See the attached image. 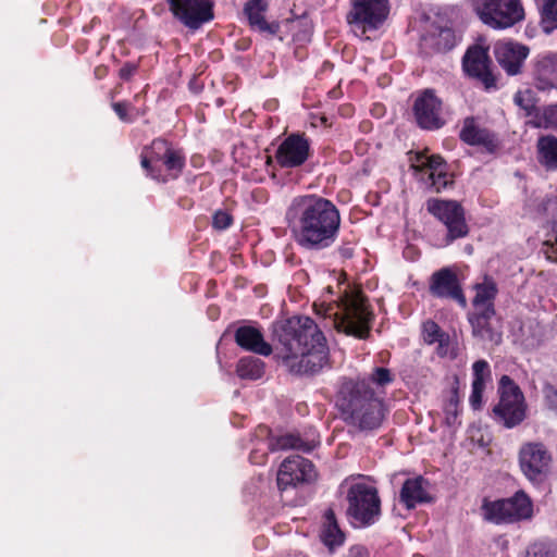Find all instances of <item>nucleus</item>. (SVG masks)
I'll use <instances>...</instances> for the list:
<instances>
[{"label":"nucleus","instance_id":"f257e3e1","mask_svg":"<svg viewBox=\"0 0 557 557\" xmlns=\"http://www.w3.org/2000/svg\"><path fill=\"white\" fill-rule=\"evenodd\" d=\"M282 346L278 358L293 375H314L329 363L326 339L309 317H293L274 325Z\"/></svg>","mask_w":557,"mask_h":557},{"label":"nucleus","instance_id":"f03ea898","mask_svg":"<svg viewBox=\"0 0 557 557\" xmlns=\"http://www.w3.org/2000/svg\"><path fill=\"white\" fill-rule=\"evenodd\" d=\"M285 221L299 247L320 251L335 243L341 214L331 200L317 195H301L292 199Z\"/></svg>","mask_w":557,"mask_h":557},{"label":"nucleus","instance_id":"7ed1b4c3","mask_svg":"<svg viewBox=\"0 0 557 557\" xmlns=\"http://www.w3.org/2000/svg\"><path fill=\"white\" fill-rule=\"evenodd\" d=\"M337 406L345 419L360 431L379 429L386 414L383 400L366 379L345 380L338 391Z\"/></svg>","mask_w":557,"mask_h":557},{"label":"nucleus","instance_id":"20e7f679","mask_svg":"<svg viewBox=\"0 0 557 557\" xmlns=\"http://www.w3.org/2000/svg\"><path fill=\"white\" fill-rule=\"evenodd\" d=\"M318 314L332 320L333 326L347 335L364 338L370 331L372 313L361 293H347L336 305H315Z\"/></svg>","mask_w":557,"mask_h":557},{"label":"nucleus","instance_id":"39448f33","mask_svg":"<svg viewBox=\"0 0 557 557\" xmlns=\"http://www.w3.org/2000/svg\"><path fill=\"white\" fill-rule=\"evenodd\" d=\"M347 517L354 527L367 528L379 521L381 499L377 490L366 483H354L347 492Z\"/></svg>","mask_w":557,"mask_h":557},{"label":"nucleus","instance_id":"423d86ee","mask_svg":"<svg viewBox=\"0 0 557 557\" xmlns=\"http://www.w3.org/2000/svg\"><path fill=\"white\" fill-rule=\"evenodd\" d=\"M472 5L481 22L492 29H507L524 18L520 0H472Z\"/></svg>","mask_w":557,"mask_h":557},{"label":"nucleus","instance_id":"0eeeda50","mask_svg":"<svg viewBox=\"0 0 557 557\" xmlns=\"http://www.w3.org/2000/svg\"><path fill=\"white\" fill-rule=\"evenodd\" d=\"M499 401L493 408L494 420L507 429L523 422L527 405L520 387L508 375H503L498 386Z\"/></svg>","mask_w":557,"mask_h":557},{"label":"nucleus","instance_id":"6e6552de","mask_svg":"<svg viewBox=\"0 0 557 557\" xmlns=\"http://www.w3.org/2000/svg\"><path fill=\"white\" fill-rule=\"evenodd\" d=\"M482 511L484 519L493 523H513L530 519L533 515V504L523 491H518L509 498L484 500Z\"/></svg>","mask_w":557,"mask_h":557},{"label":"nucleus","instance_id":"1a4fd4ad","mask_svg":"<svg viewBox=\"0 0 557 557\" xmlns=\"http://www.w3.org/2000/svg\"><path fill=\"white\" fill-rule=\"evenodd\" d=\"M518 459L521 472L532 484H541L547 479L553 456L543 443L528 442L522 444Z\"/></svg>","mask_w":557,"mask_h":557},{"label":"nucleus","instance_id":"9d476101","mask_svg":"<svg viewBox=\"0 0 557 557\" xmlns=\"http://www.w3.org/2000/svg\"><path fill=\"white\" fill-rule=\"evenodd\" d=\"M426 208L428 211L447 228V234L443 239V246H448L454 240L468 235L469 227L466 223L465 211L457 201L430 199L426 203Z\"/></svg>","mask_w":557,"mask_h":557},{"label":"nucleus","instance_id":"9b49d317","mask_svg":"<svg viewBox=\"0 0 557 557\" xmlns=\"http://www.w3.org/2000/svg\"><path fill=\"white\" fill-rule=\"evenodd\" d=\"M170 11L184 26L198 29L214 17L213 0H166Z\"/></svg>","mask_w":557,"mask_h":557},{"label":"nucleus","instance_id":"f8f14e48","mask_svg":"<svg viewBox=\"0 0 557 557\" xmlns=\"http://www.w3.org/2000/svg\"><path fill=\"white\" fill-rule=\"evenodd\" d=\"M388 14L387 0H352V8L347 14V22L366 33L376 29Z\"/></svg>","mask_w":557,"mask_h":557},{"label":"nucleus","instance_id":"ddd939ff","mask_svg":"<svg viewBox=\"0 0 557 557\" xmlns=\"http://www.w3.org/2000/svg\"><path fill=\"white\" fill-rule=\"evenodd\" d=\"M317 476L313 463L298 455L287 457L277 472V486L286 490L300 483L312 482Z\"/></svg>","mask_w":557,"mask_h":557},{"label":"nucleus","instance_id":"4468645a","mask_svg":"<svg viewBox=\"0 0 557 557\" xmlns=\"http://www.w3.org/2000/svg\"><path fill=\"white\" fill-rule=\"evenodd\" d=\"M309 156V139L304 134L294 133L280 144L275 160L281 168L293 169L302 165Z\"/></svg>","mask_w":557,"mask_h":557},{"label":"nucleus","instance_id":"2eb2a0df","mask_svg":"<svg viewBox=\"0 0 557 557\" xmlns=\"http://www.w3.org/2000/svg\"><path fill=\"white\" fill-rule=\"evenodd\" d=\"M413 114L417 124L423 129H438L445 124L442 101L432 90H425L416 99Z\"/></svg>","mask_w":557,"mask_h":557},{"label":"nucleus","instance_id":"dca6fc26","mask_svg":"<svg viewBox=\"0 0 557 557\" xmlns=\"http://www.w3.org/2000/svg\"><path fill=\"white\" fill-rule=\"evenodd\" d=\"M430 293L437 298L456 300L461 307L467 306V299L454 271L443 268L431 276Z\"/></svg>","mask_w":557,"mask_h":557},{"label":"nucleus","instance_id":"f3484780","mask_svg":"<svg viewBox=\"0 0 557 557\" xmlns=\"http://www.w3.org/2000/svg\"><path fill=\"white\" fill-rule=\"evenodd\" d=\"M494 53L498 64L508 75H517L529 54V48L513 41H499L494 47Z\"/></svg>","mask_w":557,"mask_h":557},{"label":"nucleus","instance_id":"a211bd4d","mask_svg":"<svg viewBox=\"0 0 557 557\" xmlns=\"http://www.w3.org/2000/svg\"><path fill=\"white\" fill-rule=\"evenodd\" d=\"M459 137L467 145L481 147L490 153L495 152L499 146L496 135L480 126L473 116L463 120Z\"/></svg>","mask_w":557,"mask_h":557},{"label":"nucleus","instance_id":"6ab92c4d","mask_svg":"<svg viewBox=\"0 0 557 557\" xmlns=\"http://www.w3.org/2000/svg\"><path fill=\"white\" fill-rule=\"evenodd\" d=\"M463 69L470 76L479 78L486 88L495 86V78L490 71L487 49L481 46L470 47L463 57Z\"/></svg>","mask_w":557,"mask_h":557},{"label":"nucleus","instance_id":"aec40b11","mask_svg":"<svg viewBox=\"0 0 557 557\" xmlns=\"http://www.w3.org/2000/svg\"><path fill=\"white\" fill-rule=\"evenodd\" d=\"M170 150V144L161 138L154 139L149 147L143 149L140 164L148 176L159 182H166L161 164Z\"/></svg>","mask_w":557,"mask_h":557},{"label":"nucleus","instance_id":"412c9836","mask_svg":"<svg viewBox=\"0 0 557 557\" xmlns=\"http://www.w3.org/2000/svg\"><path fill=\"white\" fill-rule=\"evenodd\" d=\"M535 87L546 91L557 87V52L540 54L534 63Z\"/></svg>","mask_w":557,"mask_h":557},{"label":"nucleus","instance_id":"4be33fe9","mask_svg":"<svg viewBox=\"0 0 557 557\" xmlns=\"http://www.w3.org/2000/svg\"><path fill=\"white\" fill-rule=\"evenodd\" d=\"M495 309L473 310L469 313L468 320L472 329V335L482 341L500 343L502 334L496 332L493 325Z\"/></svg>","mask_w":557,"mask_h":557},{"label":"nucleus","instance_id":"5701e85b","mask_svg":"<svg viewBox=\"0 0 557 557\" xmlns=\"http://www.w3.org/2000/svg\"><path fill=\"white\" fill-rule=\"evenodd\" d=\"M235 342L240 348L260 356L268 357L272 354V347L264 341L262 333L250 325L239 326L236 330Z\"/></svg>","mask_w":557,"mask_h":557},{"label":"nucleus","instance_id":"b1692460","mask_svg":"<svg viewBox=\"0 0 557 557\" xmlns=\"http://www.w3.org/2000/svg\"><path fill=\"white\" fill-rule=\"evenodd\" d=\"M432 498L428 492V481L422 476L407 479L400 490V502L407 509H413L418 504L429 503Z\"/></svg>","mask_w":557,"mask_h":557},{"label":"nucleus","instance_id":"393cba45","mask_svg":"<svg viewBox=\"0 0 557 557\" xmlns=\"http://www.w3.org/2000/svg\"><path fill=\"white\" fill-rule=\"evenodd\" d=\"M318 445L319 440L314 433L307 438H302L298 434L286 433L271 438L269 444L271 450L296 449L304 453H310Z\"/></svg>","mask_w":557,"mask_h":557},{"label":"nucleus","instance_id":"a878e982","mask_svg":"<svg viewBox=\"0 0 557 557\" xmlns=\"http://www.w3.org/2000/svg\"><path fill=\"white\" fill-rule=\"evenodd\" d=\"M269 5V0H249L244 11L251 26L257 27L262 33L276 35L280 30L278 23H268L263 16Z\"/></svg>","mask_w":557,"mask_h":557},{"label":"nucleus","instance_id":"bb28decb","mask_svg":"<svg viewBox=\"0 0 557 557\" xmlns=\"http://www.w3.org/2000/svg\"><path fill=\"white\" fill-rule=\"evenodd\" d=\"M433 165L428 171L425 176H421L420 180L431 188L432 190L440 193L448 185L453 184V176L447 172V165L443 158L437 154H433Z\"/></svg>","mask_w":557,"mask_h":557},{"label":"nucleus","instance_id":"cd10ccee","mask_svg":"<svg viewBox=\"0 0 557 557\" xmlns=\"http://www.w3.org/2000/svg\"><path fill=\"white\" fill-rule=\"evenodd\" d=\"M320 537L331 550L344 544L345 534L339 529L335 513L331 508L324 512Z\"/></svg>","mask_w":557,"mask_h":557},{"label":"nucleus","instance_id":"c85d7f7f","mask_svg":"<svg viewBox=\"0 0 557 557\" xmlns=\"http://www.w3.org/2000/svg\"><path fill=\"white\" fill-rule=\"evenodd\" d=\"M475 296L472 300L473 310L495 309L494 300L498 293L494 280L485 277L482 283L474 286Z\"/></svg>","mask_w":557,"mask_h":557},{"label":"nucleus","instance_id":"c756f323","mask_svg":"<svg viewBox=\"0 0 557 557\" xmlns=\"http://www.w3.org/2000/svg\"><path fill=\"white\" fill-rule=\"evenodd\" d=\"M423 337L429 344L438 343V355L446 356L449 352V336L442 332L434 321L423 323Z\"/></svg>","mask_w":557,"mask_h":557},{"label":"nucleus","instance_id":"7c9ffc66","mask_svg":"<svg viewBox=\"0 0 557 557\" xmlns=\"http://www.w3.org/2000/svg\"><path fill=\"white\" fill-rule=\"evenodd\" d=\"M236 372L242 379L258 380L264 373V362L256 357H244L239 359Z\"/></svg>","mask_w":557,"mask_h":557},{"label":"nucleus","instance_id":"2f4dec72","mask_svg":"<svg viewBox=\"0 0 557 557\" xmlns=\"http://www.w3.org/2000/svg\"><path fill=\"white\" fill-rule=\"evenodd\" d=\"M542 163L548 169H557V138L554 136L541 137L537 141Z\"/></svg>","mask_w":557,"mask_h":557},{"label":"nucleus","instance_id":"473e14b6","mask_svg":"<svg viewBox=\"0 0 557 557\" xmlns=\"http://www.w3.org/2000/svg\"><path fill=\"white\" fill-rule=\"evenodd\" d=\"M185 165V158L180 150L172 149L169 151L166 157L163 159L161 169L164 168L166 173V181L169 178H176L183 171Z\"/></svg>","mask_w":557,"mask_h":557},{"label":"nucleus","instance_id":"72a5a7b5","mask_svg":"<svg viewBox=\"0 0 557 557\" xmlns=\"http://www.w3.org/2000/svg\"><path fill=\"white\" fill-rule=\"evenodd\" d=\"M542 15L544 29L549 33L557 28V0H535Z\"/></svg>","mask_w":557,"mask_h":557},{"label":"nucleus","instance_id":"f704fd0d","mask_svg":"<svg viewBox=\"0 0 557 557\" xmlns=\"http://www.w3.org/2000/svg\"><path fill=\"white\" fill-rule=\"evenodd\" d=\"M513 101L524 112L525 116H532L536 112V99L530 89L517 91Z\"/></svg>","mask_w":557,"mask_h":557},{"label":"nucleus","instance_id":"c9c22d12","mask_svg":"<svg viewBox=\"0 0 557 557\" xmlns=\"http://www.w3.org/2000/svg\"><path fill=\"white\" fill-rule=\"evenodd\" d=\"M472 385L485 387L492 380V372L486 360H478L472 364Z\"/></svg>","mask_w":557,"mask_h":557},{"label":"nucleus","instance_id":"e433bc0d","mask_svg":"<svg viewBox=\"0 0 557 557\" xmlns=\"http://www.w3.org/2000/svg\"><path fill=\"white\" fill-rule=\"evenodd\" d=\"M410 161L411 169L416 174H419L420 178L421 176H425L428 171L431 169V165H433V156L429 157L422 152H417L413 157L410 158Z\"/></svg>","mask_w":557,"mask_h":557},{"label":"nucleus","instance_id":"4c0bfd02","mask_svg":"<svg viewBox=\"0 0 557 557\" xmlns=\"http://www.w3.org/2000/svg\"><path fill=\"white\" fill-rule=\"evenodd\" d=\"M533 125L535 127L557 128V103L545 107L542 116Z\"/></svg>","mask_w":557,"mask_h":557},{"label":"nucleus","instance_id":"58836bf2","mask_svg":"<svg viewBox=\"0 0 557 557\" xmlns=\"http://www.w3.org/2000/svg\"><path fill=\"white\" fill-rule=\"evenodd\" d=\"M369 384L373 383L377 387H384L385 385L393 382L392 372L382 367L374 368L373 372L369 376V380H366Z\"/></svg>","mask_w":557,"mask_h":557},{"label":"nucleus","instance_id":"ea45409f","mask_svg":"<svg viewBox=\"0 0 557 557\" xmlns=\"http://www.w3.org/2000/svg\"><path fill=\"white\" fill-rule=\"evenodd\" d=\"M553 232L555 234L554 242L546 240L544 243V253L546 256V259L557 263V222L553 226Z\"/></svg>","mask_w":557,"mask_h":557},{"label":"nucleus","instance_id":"a19ab883","mask_svg":"<svg viewBox=\"0 0 557 557\" xmlns=\"http://www.w3.org/2000/svg\"><path fill=\"white\" fill-rule=\"evenodd\" d=\"M484 389H485V387L472 385V391H471V395L469 397V403H470V406L474 410H479L482 407Z\"/></svg>","mask_w":557,"mask_h":557},{"label":"nucleus","instance_id":"79ce46f5","mask_svg":"<svg viewBox=\"0 0 557 557\" xmlns=\"http://www.w3.org/2000/svg\"><path fill=\"white\" fill-rule=\"evenodd\" d=\"M546 405L554 410H557V388L552 384H545L543 387Z\"/></svg>","mask_w":557,"mask_h":557},{"label":"nucleus","instance_id":"37998d69","mask_svg":"<svg viewBox=\"0 0 557 557\" xmlns=\"http://www.w3.org/2000/svg\"><path fill=\"white\" fill-rule=\"evenodd\" d=\"M231 223H232L231 215L224 211H218L213 215L212 224L216 230H225L231 225Z\"/></svg>","mask_w":557,"mask_h":557},{"label":"nucleus","instance_id":"c03bdc74","mask_svg":"<svg viewBox=\"0 0 557 557\" xmlns=\"http://www.w3.org/2000/svg\"><path fill=\"white\" fill-rule=\"evenodd\" d=\"M112 108L114 110V112L117 114V116L120 117V120H122L123 122H131L132 119L128 116L127 112H128V104L125 103V102H114L112 104Z\"/></svg>","mask_w":557,"mask_h":557},{"label":"nucleus","instance_id":"a18cd8bd","mask_svg":"<svg viewBox=\"0 0 557 557\" xmlns=\"http://www.w3.org/2000/svg\"><path fill=\"white\" fill-rule=\"evenodd\" d=\"M457 406H458V397H457V393L455 392L454 395L448 400L446 407H445V411H446L447 420L448 421L450 420V417L456 419V417H457Z\"/></svg>","mask_w":557,"mask_h":557},{"label":"nucleus","instance_id":"49530a36","mask_svg":"<svg viewBox=\"0 0 557 557\" xmlns=\"http://www.w3.org/2000/svg\"><path fill=\"white\" fill-rule=\"evenodd\" d=\"M137 71V66L133 63H125L121 69H120V77L122 79H129L134 74L135 72Z\"/></svg>","mask_w":557,"mask_h":557},{"label":"nucleus","instance_id":"de8ad7c7","mask_svg":"<svg viewBox=\"0 0 557 557\" xmlns=\"http://www.w3.org/2000/svg\"><path fill=\"white\" fill-rule=\"evenodd\" d=\"M348 557H369V553L366 547L355 545L349 549Z\"/></svg>","mask_w":557,"mask_h":557},{"label":"nucleus","instance_id":"09e8293b","mask_svg":"<svg viewBox=\"0 0 557 557\" xmlns=\"http://www.w3.org/2000/svg\"><path fill=\"white\" fill-rule=\"evenodd\" d=\"M338 252L343 258L348 259L352 257L354 249L350 246L345 245L338 248Z\"/></svg>","mask_w":557,"mask_h":557},{"label":"nucleus","instance_id":"8fccbe9b","mask_svg":"<svg viewBox=\"0 0 557 557\" xmlns=\"http://www.w3.org/2000/svg\"><path fill=\"white\" fill-rule=\"evenodd\" d=\"M533 556L534 557H554L550 553H548V552H546L544 549L535 550Z\"/></svg>","mask_w":557,"mask_h":557}]
</instances>
